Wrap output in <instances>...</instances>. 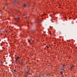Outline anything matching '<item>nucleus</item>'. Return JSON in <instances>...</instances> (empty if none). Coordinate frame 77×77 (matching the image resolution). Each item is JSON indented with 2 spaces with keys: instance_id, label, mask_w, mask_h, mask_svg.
I'll return each mask as SVG.
<instances>
[{
  "instance_id": "obj_21",
  "label": "nucleus",
  "mask_w": 77,
  "mask_h": 77,
  "mask_svg": "<svg viewBox=\"0 0 77 77\" xmlns=\"http://www.w3.org/2000/svg\"><path fill=\"white\" fill-rule=\"evenodd\" d=\"M71 18V17H70L69 18V19H70Z\"/></svg>"
},
{
  "instance_id": "obj_25",
  "label": "nucleus",
  "mask_w": 77,
  "mask_h": 77,
  "mask_svg": "<svg viewBox=\"0 0 77 77\" xmlns=\"http://www.w3.org/2000/svg\"><path fill=\"white\" fill-rule=\"evenodd\" d=\"M45 15H46L45 14Z\"/></svg>"
},
{
  "instance_id": "obj_20",
  "label": "nucleus",
  "mask_w": 77,
  "mask_h": 77,
  "mask_svg": "<svg viewBox=\"0 0 77 77\" xmlns=\"http://www.w3.org/2000/svg\"><path fill=\"white\" fill-rule=\"evenodd\" d=\"M50 16H51V15L50 14Z\"/></svg>"
},
{
  "instance_id": "obj_8",
  "label": "nucleus",
  "mask_w": 77,
  "mask_h": 77,
  "mask_svg": "<svg viewBox=\"0 0 77 77\" xmlns=\"http://www.w3.org/2000/svg\"><path fill=\"white\" fill-rule=\"evenodd\" d=\"M23 16H24V18H27V16H26V15L24 14Z\"/></svg>"
},
{
  "instance_id": "obj_13",
  "label": "nucleus",
  "mask_w": 77,
  "mask_h": 77,
  "mask_svg": "<svg viewBox=\"0 0 77 77\" xmlns=\"http://www.w3.org/2000/svg\"><path fill=\"white\" fill-rule=\"evenodd\" d=\"M3 32L2 31H1V30H0V33H2V32Z\"/></svg>"
},
{
  "instance_id": "obj_6",
  "label": "nucleus",
  "mask_w": 77,
  "mask_h": 77,
  "mask_svg": "<svg viewBox=\"0 0 77 77\" xmlns=\"http://www.w3.org/2000/svg\"><path fill=\"white\" fill-rule=\"evenodd\" d=\"M26 73L27 74V75H28V74H29V75L30 74V73H29V70H28V71H26Z\"/></svg>"
},
{
  "instance_id": "obj_3",
  "label": "nucleus",
  "mask_w": 77,
  "mask_h": 77,
  "mask_svg": "<svg viewBox=\"0 0 77 77\" xmlns=\"http://www.w3.org/2000/svg\"><path fill=\"white\" fill-rule=\"evenodd\" d=\"M15 20L17 21V22H19V21L20 20V19L19 17H17L15 19Z\"/></svg>"
},
{
  "instance_id": "obj_27",
  "label": "nucleus",
  "mask_w": 77,
  "mask_h": 77,
  "mask_svg": "<svg viewBox=\"0 0 77 77\" xmlns=\"http://www.w3.org/2000/svg\"><path fill=\"white\" fill-rule=\"evenodd\" d=\"M2 65H3V64H2Z\"/></svg>"
},
{
  "instance_id": "obj_17",
  "label": "nucleus",
  "mask_w": 77,
  "mask_h": 77,
  "mask_svg": "<svg viewBox=\"0 0 77 77\" xmlns=\"http://www.w3.org/2000/svg\"><path fill=\"white\" fill-rule=\"evenodd\" d=\"M15 24L16 25H17V24H18V23H15Z\"/></svg>"
},
{
  "instance_id": "obj_11",
  "label": "nucleus",
  "mask_w": 77,
  "mask_h": 77,
  "mask_svg": "<svg viewBox=\"0 0 77 77\" xmlns=\"http://www.w3.org/2000/svg\"><path fill=\"white\" fill-rule=\"evenodd\" d=\"M23 6L24 7H26V4H24Z\"/></svg>"
},
{
  "instance_id": "obj_15",
  "label": "nucleus",
  "mask_w": 77,
  "mask_h": 77,
  "mask_svg": "<svg viewBox=\"0 0 77 77\" xmlns=\"http://www.w3.org/2000/svg\"><path fill=\"white\" fill-rule=\"evenodd\" d=\"M24 77H27V75H24Z\"/></svg>"
},
{
  "instance_id": "obj_5",
  "label": "nucleus",
  "mask_w": 77,
  "mask_h": 77,
  "mask_svg": "<svg viewBox=\"0 0 77 77\" xmlns=\"http://www.w3.org/2000/svg\"><path fill=\"white\" fill-rule=\"evenodd\" d=\"M19 64L20 65V66H22L23 65H25L24 64H23V62H22L21 63H20Z\"/></svg>"
},
{
  "instance_id": "obj_4",
  "label": "nucleus",
  "mask_w": 77,
  "mask_h": 77,
  "mask_svg": "<svg viewBox=\"0 0 77 77\" xmlns=\"http://www.w3.org/2000/svg\"><path fill=\"white\" fill-rule=\"evenodd\" d=\"M16 3H18V1L17 0H15L14 1V5H16Z\"/></svg>"
},
{
  "instance_id": "obj_9",
  "label": "nucleus",
  "mask_w": 77,
  "mask_h": 77,
  "mask_svg": "<svg viewBox=\"0 0 77 77\" xmlns=\"http://www.w3.org/2000/svg\"><path fill=\"white\" fill-rule=\"evenodd\" d=\"M60 73L61 74V75H63V72H60Z\"/></svg>"
},
{
  "instance_id": "obj_26",
  "label": "nucleus",
  "mask_w": 77,
  "mask_h": 77,
  "mask_svg": "<svg viewBox=\"0 0 77 77\" xmlns=\"http://www.w3.org/2000/svg\"><path fill=\"white\" fill-rule=\"evenodd\" d=\"M6 32H7V31H6Z\"/></svg>"
},
{
  "instance_id": "obj_2",
  "label": "nucleus",
  "mask_w": 77,
  "mask_h": 77,
  "mask_svg": "<svg viewBox=\"0 0 77 77\" xmlns=\"http://www.w3.org/2000/svg\"><path fill=\"white\" fill-rule=\"evenodd\" d=\"M69 67L70 68H69V69H70L71 70V69H72L74 68V66L72 65H70L69 66Z\"/></svg>"
},
{
  "instance_id": "obj_22",
  "label": "nucleus",
  "mask_w": 77,
  "mask_h": 77,
  "mask_svg": "<svg viewBox=\"0 0 77 77\" xmlns=\"http://www.w3.org/2000/svg\"><path fill=\"white\" fill-rule=\"evenodd\" d=\"M7 4H5V6H7Z\"/></svg>"
},
{
  "instance_id": "obj_19",
  "label": "nucleus",
  "mask_w": 77,
  "mask_h": 77,
  "mask_svg": "<svg viewBox=\"0 0 77 77\" xmlns=\"http://www.w3.org/2000/svg\"><path fill=\"white\" fill-rule=\"evenodd\" d=\"M63 69H61V70H63Z\"/></svg>"
},
{
  "instance_id": "obj_10",
  "label": "nucleus",
  "mask_w": 77,
  "mask_h": 77,
  "mask_svg": "<svg viewBox=\"0 0 77 77\" xmlns=\"http://www.w3.org/2000/svg\"><path fill=\"white\" fill-rule=\"evenodd\" d=\"M3 61H1V62H0V63L1 64H2V63H3Z\"/></svg>"
},
{
  "instance_id": "obj_12",
  "label": "nucleus",
  "mask_w": 77,
  "mask_h": 77,
  "mask_svg": "<svg viewBox=\"0 0 77 77\" xmlns=\"http://www.w3.org/2000/svg\"><path fill=\"white\" fill-rule=\"evenodd\" d=\"M63 67H64V66H66L65 64H63Z\"/></svg>"
},
{
  "instance_id": "obj_23",
  "label": "nucleus",
  "mask_w": 77,
  "mask_h": 77,
  "mask_svg": "<svg viewBox=\"0 0 77 77\" xmlns=\"http://www.w3.org/2000/svg\"><path fill=\"white\" fill-rule=\"evenodd\" d=\"M51 33H50V35H51Z\"/></svg>"
},
{
  "instance_id": "obj_24",
  "label": "nucleus",
  "mask_w": 77,
  "mask_h": 77,
  "mask_svg": "<svg viewBox=\"0 0 77 77\" xmlns=\"http://www.w3.org/2000/svg\"><path fill=\"white\" fill-rule=\"evenodd\" d=\"M38 21H39V19H38Z\"/></svg>"
},
{
  "instance_id": "obj_18",
  "label": "nucleus",
  "mask_w": 77,
  "mask_h": 77,
  "mask_svg": "<svg viewBox=\"0 0 77 77\" xmlns=\"http://www.w3.org/2000/svg\"><path fill=\"white\" fill-rule=\"evenodd\" d=\"M13 12H14V11H11V13H13Z\"/></svg>"
},
{
  "instance_id": "obj_14",
  "label": "nucleus",
  "mask_w": 77,
  "mask_h": 77,
  "mask_svg": "<svg viewBox=\"0 0 77 77\" xmlns=\"http://www.w3.org/2000/svg\"><path fill=\"white\" fill-rule=\"evenodd\" d=\"M46 48H47V49H48L49 48V47L47 46H46Z\"/></svg>"
},
{
  "instance_id": "obj_7",
  "label": "nucleus",
  "mask_w": 77,
  "mask_h": 77,
  "mask_svg": "<svg viewBox=\"0 0 77 77\" xmlns=\"http://www.w3.org/2000/svg\"><path fill=\"white\" fill-rule=\"evenodd\" d=\"M20 59V57H17V58H16V60H15V61H14V62H17V59Z\"/></svg>"
},
{
  "instance_id": "obj_16",
  "label": "nucleus",
  "mask_w": 77,
  "mask_h": 77,
  "mask_svg": "<svg viewBox=\"0 0 77 77\" xmlns=\"http://www.w3.org/2000/svg\"><path fill=\"white\" fill-rule=\"evenodd\" d=\"M14 72H15L16 71V69H14Z\"/></svg>"
},
{
  "instance_id": "obj_1",
  "label": "nucleus",
  "mask_w": 77,
  "mask_h": 77,
  "mask_svg": "<svg viewBox=\"0 0 77 77\" xmlns=\"http://www.w3.org/2000/svg\"><path fill=\"white\" fill-rule=\"evenodd\" d=\"M34 40H35L34 38L32 37L31 39H28V41L29 43H31V44H32V42H34Z\"/></svg>"
}]
</instances>
